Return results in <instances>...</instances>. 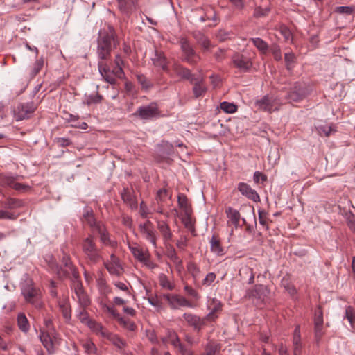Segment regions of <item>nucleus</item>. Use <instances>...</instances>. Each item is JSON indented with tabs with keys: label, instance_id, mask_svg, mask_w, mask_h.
Listing matches in <instances>:
<instances>
[{
	"label": "nucleus",
	"instance_id": "obj_1",
	"mask_svg": "<svg viewBox=\"0 0 355 355\" xmlns=\"http://www.w3.org/2000/svg\"><path fill=\"white\" fill-rule=\"evenodd\" d=\"M112 42L114 46L119 44L114 28L111 26H107V27L101 29L97 41V54L100 60H107L110 55Z\"/></svg>",
	"mask_w": 355,
	"mask_h": 355
},
{
	"label": "nucleus",
	"instance_id": "obj_2",
	"mask_svg": "<svg viewBox=\"0 0 355 355\" xmlns=\"http://www.w3.org/2000/svg\"><path fill=\"white\" fill-rule=\"evenodd\" d=\"M81 249L84 259L89 265H95L103 260L101 248L96 245V239L89 235L81 243Z\"/></svg>",
	"mask_w": 355,
	"mask_h": 355
},
{
	"label": "nucleus",
	"instance_id": "obj_3",
	"mask_svg": "<svg viewBox=\"0 0 355 355\" xmlns=\"http://www.w3.org/2000/svg\"><path fill=\"white\" fill-rule=\"evenodd\" d=\"M133 115L148 121L159 118L161 114L157 103L152 102L148 105L139 107Z\"/></svg>",
	"mask_w": 355,
	"mask_h": 355
},
{
	"label": "nucleus",
	"instance_id": "obj_4",
	"mask_svg": "<svg viewBox=\"0 0 355 355\" xmlns=\"http://www.w3.org/2000/svg\"><path fill=\"white\" fill-rule=\"evenodd\" d=\"M21 293L27 302L31 303L36 308L42 307L40 292L33 287L31 282H28L22 285Z\"/></svg>",
	"mask_w": 355,
	"mask_h": 355
},
{
	"label": "nucleus",
	"instance_id": "obj_5",
	"mask_svg": "<svg viewBox=\"0 0 355 355\" xmlns=\"http://www.w3.org/2000/svg\"><path fill=\"white\" fill-rule=\"evenodd\" d=\"M309 93V89L305 83L296 82L289 89L285 98L289 103L299 102L304 99Z\"/></svg>",
	"mask_w": 355,
	"mask_h": 355
},
{
	"label": "nucleus",
	"instance_id": "obj_6",
	"mask_svg": "<svg viewBox=\"0 0 355 355\" xmlns=\"http://www.w3.org/2000/svg\"><path fill=\"white\" fill-rule=\"evenodd\" d=\"M98 71L103 78L107 83L113 85L116 83V78H123L124 72L122 68H114L111 70L102 61L98 64Z\"/></svg>",
	"mask_w": 355,
	"mask_h": 355
},
{
	"label": "nucleus",
	"instance_id": "obj_7",
	"mask_svg": "<svg viewBox=\"0 0 355 355\" xmlns=\"http://www.w3.org/2000/svg\"><path fill=\"white\" fill-rule=\"evenodd\" d=\"M71 286L74 292L73 297L78 301L80 306L79 307L87 308L90 304V300L83 289L80 277L73 278Z\"/></svg>",
	"mask_w": 355,
	"mask_h": 355
},
{
	"label": "nucleus",
	"instance_id": "obj_8",
	"mask_svg": "<svg viewBox=\"0 0 355 355\" xmlns=\"http://www.w3.org/2000/svg\"><path fill=\"white\" fill-rule=\"evenodd\" d=\"M71 286L74 292L73 297L78 301L80 306L79 307L87 308L90 304V300L83 289L80 277L73 278Z\"/></svg>",
	"mask_w": 355,
	"mask_h": 355
},
{
	"label": "nucleus",
	"instance_id": "obj_9",
	"mask_svg": "<svg viewBox=\"0 0 355 355\" xmlns=\"http://www.w3.org/2000/svg\"><path fill=\"white\" fill-rule=\"evenodd\" d=\"M180 44L183 53L184 61L191 64H195L200 60V56L196 53L187 38L181 37Z\"/></svg>",
	"mask_w": 355,
	"mask_h": 355
},
{
	"label": "nucleus",
	"instance_id": "obj_10",
	"mask_svg": "<svg viewBox=\"0 0 355 355\" xmlns=\"http://www.w3.org/2000/svg\"><path fill=\"white\" fill-rule=\"evenodd\" d=\"M40 339L49 354L55 352V345L58 344V334L55 330L41 331Z\"/></svg>",
	"mask_w": 355,
	"mask_h": 355
},
{
	"label": "nucleus",
	"instance_id": "obj_11",
	"mask_svg": "<svg viewBox=\"0 0 355 355\" xmlns=\"http://www.w3.org/2000/svg\"><path fill=\"white\" fill-rule=\"evenodd\" d=\"M268 293L267 288L263 285H256L254 289L247 291L245 297L251 300L257 305L262 304Z\"/></svg>",
	"mask_w": 355,
	"mask_h": 355
},
{
	"label": "nucleus",
	"instance_id": "obj_12",
	"mask_svg": "<svg viewBox=\"0 0 355 355\" xmlns=\"http://www.w3.org/2000/svg\"><path fill=\"white\" fill-rule=\"evenodd\" d=\"M163 298L168 303L173 309H179L181 307H193L192 304L184 297L176 294H164Z\"/></svg>",
	"mask_w": 355,
	"mask_h": 355
},
{
	"label": "nucleus",
	"instance_id": "obj_13",
	"mask_svg": "<svg viewBox=\"0 0 355 355\" xmlns=\"http://www.w3.org/2000/svg\"><path fill=\"white\" fill-rule=\"evenodd\" d=\"M255 105L261 110L271 113L278 110L279 104L272 96H265L261 99L257 100Z\"/></svg>",
	"mask_w": 355,
	"mask_h": 355
},
{
	"label": "nucleus",
	"instance_id": "obj_14",
	"mask_svg": "<svg viewBox=\"0 0 355 355\" xmlns=\"http://www.w3.org/2000/svg\"><path fill=\"white\" fill-rule=\"evenodd\" d=\"M35 110V107L32 102L19 104L14 111L15 118L17 121L28 119Z\"/></svg>",
	"mask_w": 355,
	"mask_h": 355
},
{
	"label": "nucleus",
	"instance_id": "obj_15",
	"mask_svg": "<svg viewBox=\"0 0 355 355\" xmlns=\"http://www.w3.org/2000/svg\"><path fill=\"white\" fill-rule=\"evenodd\" d=\"M323 313L321 308L319 306L315 311L314 315V335L317 343H318L323 335L324 334V329L323 327Z\"/></svg>",
	"mask_w": 355,
	"mask_h": 355
},
{
	"label": "nucleus",
	"instance_id": "obj_16",
	"mask_svg": "<svg viewBox=\"0 0 355 355\" xmlns=\"http://www.w3.org/2000/svg\"><path fill=\"white\" fill-rule=\"evenodd\" d=\"M182 318L189 326L193 327L196 331H200L202 327L205 325L206 321H207L205 317L200 318V316L191 313H184L182 315Z\"/></svg>",
	"mask_w": 355,
	"mask_h": 355
},
{
	"label": "nucleus",
	"instance_id": "obj_17",
	"mask_svg": "<svg viewBox=\"0 0 355 355\" xmlns=\"http://www.w3.org/2000/svg\"><path fill=\"white\" fill-rule=\"evenodd\" d=\"M222 303L216 298H211L207 302V309L209 313L205 316L207 321H214L218 317V313L222 311Z\"/></svg>",
	"mask_w": 355,
	"mask_h": 355
},
{
	"label": "nucleus",
	"instance_id": "obj_18",
	"mask_svg": "<svg viewBox=\"0 0 355 355\" xmlns=\"http://www.w3.org/2000/svg\"><path fill=\"white\" fill-rule=\"evenodd\" d=\"M232 59L234 65L242 71H248L252 67L251 58L245 55L235 53Z\"/></svg>",
	"mask_w": 355,
	"mask_h": 355
},
{
	"label": "nucleus",
	"instance_id": "obj_19",
	"mask_svg": "<svg viewBox=\"0 0 355 355\" xmlns=\"http://www.w3.org/2000/svg\"><path fill=\"white\" fill-rule=\"evenodd\" d=\"M139 228L143 236L150 242L155 248H156L157 236L155 231L152 226V223L147 220L146 223L140 224L139 225Z\"/></svg>",
	"mask_w": 355,
	"mask_h": 355
},
{
	"label": "nucleus",
	"instance_id": "obj_20",
	"mask_svg": "<svg viewBox=\"0 0 355 355\" xmlns=\"http://www.w3.org/2000/svg\"><path fill=\"white\" fill-rule=\"evenodd\" d=\"M0 186L9 187L17 191H22L28 188V186L17 182L16 178L6 175H0Z\"/></svg>",
	"mask_w": 355,
	"mask_h": 355
},
{
	"label": "nucleus",
	"instance_id": "obj_21",
	"mask_svg": "<svg viewBox=\"0 0 355 355\" xmlns=\"http://www.w3.org/2000/svg\"><path fill=\"white\" fill-rule=\"evenodd\" d=\"M153 64L158 68H160L166 73L170 74V69L168 66V61L162 51L157 50L155 51L154 56L152 58Z\"/></svg>",
	"mask_w": 355,
	"mask_h": 355
},
{
	"label": "nucleus",
	"instance_id": "obj_22",
	"mask_svg": "<svg viewBox=\"0 0 355 355\" xmlns=\"http://www.w3.org/2000/svg\"><path fill=\"white\" fill-rule=\"evenodd\" d=\"M238 190L243 196H245L250 200L254 202H259L260 198L257 192L251 188L250 185L245 182H239L238 184Z\"/></svg>",
	"mask_w": 355,
	"mask_h": 355
},
{
	"label": "nucleus",
	"instance_id": "obj_23",
	"mask_svg": "<svg viewBox=\"0 0 355 355\" xmlns=\"http://www.w3.org/2000/svg\"><path fill=\"white\" fill-rule=\"evenodd\" d=\"M119 10L125 15L132 13L136 9L137 0H116Z\"/></svg>",
	"mask_w": 355,
	"mask_h": 355
},
{
	"label": "nucleus",
	"instance_id": "obj_24",
	"mask_svg": "<svg viewBox=\"0 0 355 355\" xmlns=\"http://www.w3.org/2000/svg\"><path fill=\"white\" fill-rule=\"evenodd\" d=\"M172 69L173 71L179 76H180L182 78L188 80L190 81V83L194 82V76L191 74V71L180 65L178 62H174L172 65Z\"/></svg>",
	"mask_w": 355,
	"mask_h": 355
},
{
	"label": "nucleus",
	"instance_id": "obj_25",
	"mask_svg": "<svg viewBox=\"0 0 355 355\" xmlns=\"http://www.w3.org/2000/svg\"><path fill=\"white\" fill-rule=\"evenodd\" d=\"M96 230L98 232L100 240L103 245H109L112 248H115L116 246L117 243L110 239L109 234L103 225H98Z\"/></svg>",
	"mask_w": 355,
	"mask_h": 355
},
{
	"label": "nucleus",
	"instance_id": "obj_26",
	"mask_svg": "<svg viewBox=\"0 0 355 355\" xmlns=\"http://www.w3.org/2000/svg\"><path fill=\"white\" fill-rule=\"evenodd\" d=\"M87 326L97 336H100L103 338L107 336L109 331L103 327L101 323L96 322L95 320H92L90 322H88Z\"/></svg>",
	"mask_w": 355,
	"mask_h": 355
},
{
	"label": "nucleus",
	"instance_id": "obj_27",
	"mask_svg": "<svg viewBox=\"0 0 355 355\" xmlns=\"http://www.w3.org/2000/svg\"><path fill=\"white\" fill-rule=\"evenodd\" d=\"M293 344L294 355H300L302 350V343L300 338V326H297L295 329L293 338Z\"/></svg>",
	"mask_w": 355,
	"mask_h": 355
},
{
	"label": "nucleus",
	"instance_id": "obj_28",
	"mask_svg": "<svg viewBox=\"0 0 355 355\" xmlns=\"http://www.w3.org/2000/svg\"><path fill=\"white\" fill-rule=\"evenodd\" d=\"M193 35L197 43L200 45L205 51L209 49L211 46V42L203 33L200 31H195L193 32Z\"/></svg>",
	"mask_w": 355,
	"mask_h": 355
},
{
	"label": "nucleus",
	"instance_id": "obj_29",
	"mask_svg": "<svg viewBox=\"0 0 355 355\" xmlns=\"http://www.w3.org/2000/svg\"><path fill=\"white\" fill-rule=\"evenodd\" d=\"M83 218L85 222L87 223L93 230H96L98 225H102L101 223L96 222L92 209H89L87 208L84 209Z\"/></svg>",
	"mask_w": 355,
	"mask_h": 355
},
{
	"label": "nucleus",
	"instance_id": "obj_30",
	"mask_svg": "<svg viewBox=\"0 0 355 355\" xmlns=\"http://www.w3.org/2000/svg\"><path fill=\"white\" fill-rule=\"evenodd\" d=\"M225 213L227 218H229V221L234 225L235 228H237L239 225V220L241 218L239 211L232 207H229L226 209Z\"/></svg>",
	"mask_w": 355,
	"mask_h": 355
},
{
	"label": "nucleus",
	"instance_id": "obj_31",
	"mask_svg": "<svg viewBox=\"0 0 355 355\" xmlns=\"http://www.w3.org/2000/svg\"><path fill=\"white\" fill-rule=\"evenodd\" d=\"M62 262L67 268V272L68 273H70L72 275L73 278L79 277V272L77 270L76 268L72 264L71 259L68 254H64L63 255Z\"/></svg>",
	"mask_w": 355,
	"mask_h": 355
},
{
	"label": "nucleus",
	"instance_id": "obj_32",
	"mask_svg": "<svg viewBox=\"0 0 355 355\" xmlns=\"http://www.w3.org/2000/svg\"><path fill=\"white\" fill-rule=\"evenodd\" d=\"M157 229L162 234L164 241H170L172 238V232L170 230L168 225L164 221L157 220Z\"/></svg>",
	"mask_w": 355,
	"mask_h": 355
},
{
	"label": "nucleus",
	"instance_id": "obj_33",
	"mask_svg": "<svg viewBox=\"0 0 355 355\" xmlns=\"http://www.w3.org/2000/svg\"><path fill=\"white\" fill-rule=\"evenodd\" d=\"M191 83L194 85L193 91L196 98H198L205 93L207 87L203 85L201 78H194V82Z\"/></svg>",
	"mask_w": 355,
	"mask_h": 355
},
{
	"label": "nucleus",
	"instance_id": "obj_34",
	"mask_svg": "<svg viewBox=\"0 0 355 355\" xmlns=\"http://www.w3.org/2000/svg\"><path fill=\"white\" fill-rule=\"evenodd\" d=\"M121 198L124 202L128 203L131 208H136L137 205L132 192L129 189H124L121 193Z\"/></svg>",
	"mask_w": 355,
	"mask_h": 355
},
{
	"label": "nucleus",
	"instance_id": "obj_35",
	"mask_svg": "<svg viewBox=\"0 0 355 355\" xmlns=\"http://www.w3.org/2000/svg\"><path fill=\"white\" fill-rule=\"evenodd\" d=\"M129 248L134 257L141 263H143L148 257H150L148 252L144 251L137 246H129Z\"/></svg>",
	"mask_w": 355,
	"mask_h": 355
},
{
	"label": "nucleus",
	"instance_id": "obj_36",
	"mask_svg": "<svg viewBox=\"0 0 355 355\" xmlns=\"http://www.w3.org/2000/svg\"><path fill=\"white\" fill-rule=\"evenodd\" d=\"M211 251L218 256H222L224 254V250L221 247L218 239L213 236L210 241Z\"/></svg>",
	"mask_w": 355,
	"mask_h": 355
},
{
	"label": "nucleus",
	"instance_id": "obj_37",
	"mask_svg": "<svg viewBox=\"0 0 355 355\" xmlns=\"http://www.w3.org/2000/svg\"><path fill=\"white\" fill-rule=\"evenodd\" d=\"M17 325L19 329L23 332H28L30 329L28 320L24 313H20L17 315Z\"/></svg>",
	"mask_w": 355,
	"mask_h": 355
},
{
	"label": "nucleus",
	"instance_id": "obj_38",
	"mask_svg": "<svg viewBox=\"0 0 355 355\" xmlns=\"http://www.w3.org/2000/svg\"><path fill=\"white\" fill-rule=\"evenodd\" d=\"M58 306L60 310L62 311L63 317L66 320L71 319V308L68 300H62L58 301Z\"/></svg>",
	"mask_w": 355,
	"mask_h": 355
},
{
	"label": "nucleus",
	"instance_id": "obj_39",
	"mask_svg": "<svg viewBox=\"0 0 355 355\" xmlns=\"http://www.w3.org/2000/svg\"><path fill=\"white\" fill-rule=\"evenodd\" d=\"M315 130L319 135L329 137L336 130L331 125L321 124L315 126Z\"/></svg>",
	"mask_w": 355,
	"mask_h": 355
},
{
	"label": "nucleus",
	"instance_id": "obj_40",
	"mask_svg": "<svg viewBox=\"0 0 355 355\" xmlns=\"http://www.w3.org/2000/svg\"><path fill=\"white\" fill-rule=\"evenodd\" d=\"M105 338L111 341L113 345L120 349H123L126 345L125 342L123 339L110 332L108 333Z\"/></svg>",
	"mask_w": 355,
	"mask_h": 355
},
{
	"label": "nucleus",
	"instance_id": "obj_41",
	"mask_svg": "<svg viewBox=\"0 0 355 355\" xmlns=\"http://www.w3.org/2000/svg\"><path fill=\"white\" fill-rule=\"evenodd\" d=\"M116 321L123 328L126 329L128 331H133L136 329V324L134 322L130 320L121 316V315L116 319Z\"/></svg>",
	"mask_w": 355,
	"mask_h": 355
},
{
	"label": "nucleus",
	"instance_id": "obj_42",
	"mask_svg": "<svg viewBox=\"0 0 355 355\" xmlns=\"http://www.w3.org/2000/svg\"><path fill=\"white\" fill-rule=\"evenodd\" d=\"M104 266L110 275L119 277L123 272L121 264L104 263Z\"/></svg>",
	"mask_w": 355,
	"mask_h": 355
},
{
	"label": "nucleus",
	"instance_id": "obj_43",
	"mask_svg": "<svg viewBox=\"0 0 355 355\" xmlns=\"http://www.w3.org/2000/svg\"><path fill=\"white\" fill-rule=\"evenodd\" d=\"M187 268L189 273L193 277V278L195 280L200 277V275L201 273L200 269L195 263H188Z\"/></svg>",
	"mask_w": 355,
	"mask_h": 355
},
{
	"label": "nucleus",
	"instance_id": "obj_44",
	"mask_svg": "<svg viewBox=\"0 0 355 355\" xmlns=\"http://www.w3.org/2000/svg\"><path fill=\"white\" fill-rule=\"evenodd\" d=\"M22 205L23 202L21 200L12 198H8L4 204L5 207L10 209H15L21 207Z\"/></svg>",
	"mask_w": 355,
	"mask_h": 355
},
{
	"label": "nucleus",
	"instance_id": "obj_45",
	"mask_svg": "<svg viewBox=\"0 0 355 355\" xmlns=\"http://www.w3.org/2000/svg\"><path fill=\"white\" fill-rule=\"evenodd\" d=\"M159 281L160 286L162 288H166L169 291H172L175 288L174 284L171 282L166 275L164 274H160L159 276Z\"/></svg>",
	"mask_w": 355,
	"mask_h": 355
},
{
	"label": "nucleus",
	"instance_id": "obj_46",
	"mask_svg": "<svg viewBox=\"0 0 355 355\" xmlns=\"http://www.w3.org/2000/svg\"><path fill=\"white\" fill-rule=\"evenodd\" d=\"M252 42L253 44L262 53H266L267 52L268 46L266 42L261 38H252Z\"/></svg>",
	"mask_w": 355,
	"mask_h": 355
},
{
	"label": "nucleus",
	"instance_id": "obj_47",
	"mask_svg": "<svg viewBox=\"0 0 355 355\" xmlns=\"http://www.w3.org/2000/svg\"><path fill=\"white\" fill-rule=\"evenodd\" d=\"M284 60L286 69L289 71L292 70L295 62V55L293 53H286L284 55Z\"/></svg>",
	"mask_w": 355,
	"mask_h": 355
},
{
	"label": "nucleus",
	"instance_id": "obj_48",
	"mask_svg": "<svg viewBox=\"0 0 355 355\" xmlns=\"http://www.w3.org/2000/svg\"><path fill=\"white\" fill-rule=\"evenodd\" d=\"M178 205L181 209H183L184 212H185L187 214V212L189 211H191L189 205H188V200L187 197L183 194H179L178 197Z\"/></svg>",
	"mask_w": 355,
	"mask_h": 355
},
{
	"label": "nucleus",
	"instance_id": "obj_49",
	"mask_svg": "<svg viewBox=\"0 0 355 355\" xmlns=\"http://www.w3.org/2000/svg\"><path fill=\"white\" fill-rule=\"evenodd\" d=\"M220 109L226 113L232 114L236 112L237 107L232 103L224 101L220 105Z\"/></svg>",
	"mask_w": 355,
	"mask_h": 355
},
{
	"label": "nucleus",
	"instance_id": "obj_50",
	"mask_svg": "<svg viewBox=\"0 0 355 355\" xmlns=\"http://www.w3.org/2000/svg\"><path fill=\"white\" fill-rule=\"evenodd\" d=\"M169 198H171V196L169 195L168 191L166 189H161L157 193L156 200L158 204H162Z\"/></svg>",
	"mask_w": 355,
	"mask_h": 355
},
{
	"label": "nucleus",
	"instance_id": "obj_51",
	"mask_svg": "<svg viewBox=\"0 0 355 355\" xmlns=\"http://www.w3.org/2000/svg\"><path fill=\"white\" fill-rule=\"evenodd\" d=\"M102 100V96H101L98 93H96L94 94H90L88 96H85V103L89 105L93 103H98Z\"/></svg>",
	"mask_w": 355,
	"mask_h": 355
},
{
	"label": "nucleus",
	"instance_id": "obj_52",
	"mask_svg": "<svg viewBox=\"0 0 355 355\" xmlns=\"http://www.w3.org/2000/svg\"><path fill=\"white\" fill-rule=\"evenodd\" d=\"M85 309L86 308L79 307L77 317L82 323L87 324L88 322H90L92 320L89 318L88 313L85 311Z\"/></svg>",
	"mask_w": 355,
	"mask_h": 355
},
{
	"label": "nucleus",
	"instance_id": "obj_53",
	"mask_svg": "<svg viewBox=\"0 0 355 355\" xmlns=\"http://www.w3.org/2000/svg\"><path fill=\"white\" fill-rule=\"evenodd\" d=\"M354 9V6H338L335 8V12L339 14L351 15Z\"/></svg>",
	"mask_w": 355,
	"mask_h": 355
},
{
	"label": "nucleus",
	"instance_id": "obj_54",
	"mask_svg": "<svg viewBox=\"0 0 355 355\" xmlns=\"http://www.w3.org/2000/svg\"><path fill=\"white\" fill-rule=\"evenodd\" d=\"M259 216V221L260 225L263 226V228L268 229V223H267V214L263 210L258 211Z\"/></svg>",
	"mask_w": 355,
	"mask_h": 355
},
{
	"label": "nucleus",
	"instance_id": "obj_55",
	"mask_svg": "<svg viewBox=\"0 0 355 355\" xmlns=\"http://www.w3.org/2000/svg\"><path fill=\"white\" fill-rule=\"evenodd\" d=\"M43 64L44 62L42 60H38L35 62L34 66L31 72V76L32 78L35 77L40 72V71L43 67Z\"/></svg>",
	"mask_w": 355,
	"mask_h": 355
},
{
	"label": "nucleus",
	"instance_id": "obj_56",
	"mask_svg": "<svg viewBox=\"0 0 355 355\" xmlns=\"http://www.w3.org/2000/svg\"><path fill=\"white\" fill-rule=\"evenodd\" d=\"M17 218V215L5 210L0 209V220L7 219L14 220H16Z\"/></svg>",
	"mask_w": 355,
	"mask_h": 355
},
{
	"label": "nucleus",
	"instance_id": "obj_57",
	"mask_svg": "<svg viewBox=\"0 0 355 355\" xmlns=\"http://www.w3.org/2000/svg\"><path fill=\"white\" fill-rule=\"evenodd\" d=\"M270 51L277 61H279L282 60V53L280 47L277 44L272 45L270 48Z\"/></svg>",
	"mask_w": 355,
	"mask_h": 355
},
{
	"label": "nucleus",
	"instance_id": "obj_58",
	"mask_svg": "<svg viewBox=\"0 0 355 355\" xmlns=\"http://www.w3.org/2000/svg\"><path fill=\"white\" fill-rule=\"evenodd\" d=\"M270 11V8L268 6L265 8L258 7L254 10V16L257 17H264L266 16Z\"/></svg>",
	"mask_w": 355,
	"mask_h": 355
},
{
	"label": "nucleus",
	"instance_id": "obj_59",
	"mask_svg": "<svg viewBox=\"0 0 355 355\" xmlns=\"http://www.w3.org/2000/svg\"><path fill=\"white\" fill-rule=\"evenodd\" d=\"M190 215L191 211H189L187 212V214L185 212H184V215L182 216V221L184 223V226L187 228H191L193 226Z\"/></svg>",
	"mask_w": 355,
	"mask_h": 355
},
{
	"label": "nucleus",
	"instance_id": "obj_60",
	"mask_svg": "<svg viewBox=\"0 0 355 355\" xmlns=\"http://www.w3.org/2000/svg\"><path fill=\"white\" fill-rule=\"evenodd\" d=\"M216 275L214 272L208 273L205 279L202 280V284L206 286H209L216 279Z\"/></svg>",
	"mask_w": 355,
	"mask_h": 355
},
{
	"label": "nucleus",
	"instance_id": "obj_61",
	"mask_svg": "<svg viewBox=\"0 0 355 355\" xmlns=\"http://www.w3.org/2000/svg\"><path fill=\"white\" fill-rule=\"evenodd\" d=\"M83 347L87 353H95L96 351L95 345L90 340L84 343Z\"/></svg>",
	"mask_w": 355,
	"mask_h": 355
},
{
	"label": "nucleus",
	"instance_id": "obj_62",
	"mask_svg": "<svg viewBox=\"0 0 355 355\" xmlns=\"http://www.w3.org/2000/svg\"><path fill=\"white\" fill-rule=\"evenodd\" d=\"M137 80L144 89H148L151 87L150 81L143 75L137 76Z\"/></svg>",
	"mask_w": 355,
	"mask_h": 355
},
{
	"label": "nucleus",
	"instance_id": "obj_63",
	"mask_svg": "<svg viewBox=\"0 0 355 355\" xmlns=\"http://www.w3.org/2000/svg\"><path fill=\"white\" fill-rule=\"evenodd\" d=\"M345 318L348 320V322L352 326L353 325L355 317L354 314V311L352 307L348 306L346 309Z\"/></svg>",
	"mask_w": 355,
	"mask_h": 355
},
{
	"label": "nucleus",
	"instance_id": "obj_64",
	"mask_svg": "<svg viewBox=\"0 0 355 355\" xmlns=\"http://www.w3.org/2000/svg\"><path fill=\"white\" fill-rule=\"evenodd\" d=\"M218 350V347L215 345L209 344L206 347V352L202 355H215L216 351Z\"/></svg>",
	"mask_w": 355,
	"mask_h": 355
}]
</instances>
